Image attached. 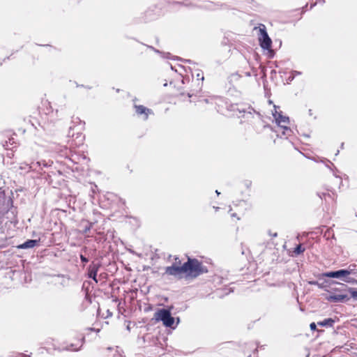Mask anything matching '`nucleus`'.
Listing matches in <instances>:
<instances>
[{
	"label": "nucleus",
	"mask_w": 357,
	"mask_h": 357,
	"mask_svg": "<svg viewBox=\"0 0 357 357\" xmlns=\"http://www.w3.org/2000/svg\"><path fill=\"white\" fill-rule=\"evenodd\" d=\"M326 299L328 301L337 303V302H344L345 301H347L349 299V298L347 294H330L326 297Z\"/></svg>",
	"instance_id": "nucleus-7"
},
{
	"label": "nucleus",
	"mask_w": 357,
	"mask_h": 357,
	"mask_svg": "<svg viewBox=\"0 0 357 357\" xmlns=\"http://www.w3.org/2000/svg\"><path fill=\"white\" fill-rule=\"evenodd\" d=\"M335 323L334 319L331 318L326 319L322 321H319L317 324L321 326H332Z\"/></svg>",
	"instance_id": "nucleus-10"
},
{
	"label": "nucleus",
	"mask_w": 357,
	"mask_h": 357,
	"mask_svg": "<svg viewBox=\"0 0 357 357\" xmlns=\"http://www.w3.org/2000/svg\"><path fill=\"white\" fill-rule=\"evenodd\" d=\"M99 268L100 264L94 263L91 264L89 267V277L94 280L96 282H98V280L96 279V275Z\"/></svg>",
	"instance_id": "nucleus-8"
},
{
	"label": "nucleus",
	"mask_w": 357,
	"mask_h": 357,
	"mask_svg": "<svg viewBox=\"0 0 357 357\" xmlns=\"http://www.w3.org/2000/svg\"><path fill=\"white\" fill-rule=\"evenodd\" d=\"M18 248H22V245H19Z\"/></svg>",
	"instance_id": "nucleus-17"
},
{
	"label": "nucleus",
	"mask_w": 357,
	"mask_h": 357,
	"mask_svg": "<svg viewBox=\"0 0 357 357\" xmlns=\"http://www.w3.org/2000/svg\"><path fill=\"white\" fill-rule=\"evenodd\" d=\"M273 237H276V236H277V233H274V234H273Z\"/></svg>",
	"instance_id": "nucleus-16"
},
{
	"label": "nucleus",
	"mask_w": 357,
	"mask_h": 357,
	"mask_svg": "<svg viewBox=\"0 0 357 357\" xmlns=\"http://www.w3.org/2000/svg\"><path fill=\"white\" fill-rule=\"evenodd\" d=\"M273 116L275 120V122L278 124V126L283 129L282 135H289V133L291 132L289 128L288 127L289 124V117L286 116H283L282 112L277 111V107L274 105V111L273 112Z\"/></svg>",
	"instance_id": "nucleus-3"
},
{
	"label": "nucleus",
	"mask_w": 357,
	"mask_h": 357,
	"mask_svg": "<svg viewBox=\"0 0 357 357\" xmlns=\"http://www.w3.org/2000/svg\"><path fill=\"white\" fill-rule=\"evenodd\" d=\"M81 259H82V261H85V262L87 261V259L84 257H83L82 255L81 256Z\"/></svg>",
	"instance_id": "nucleus-15"
},
{
	"label": "nucleus",
	"mask_w": 357,
	"mask_h": 357,
	"mask_svg": "<svg viewBox=\"0 0 357 357\" xmlns=\"http://www.w3.org/2000/svg\"><path fill=\"white\" fill-rule=\"evenodd\" d=\"M260 36H259V40L261 43V47L264 49H269L271 45V40L268 37L266 30L264 28L260 29Z\"/></svg>",
	"instance_id": "nucleus-5"
},
{
	"label": "nucleus",
	"mask_w": 357,
	"mask_h": 357,
	"mask_svg": "<svg viewBox=\"0 0 357 357\" xmlns=\"http://www.w3.org/2000/svg\"><path fill=\"white\" fill-rule=\"evenodd\" d=\"M349 292L354 299L357 300V291L354 290V289L350 288Z\"/></svg>",
	"instance_id": "nucleus-13"
},
{
	"label": "nucleus",
	"mask_w": 357,
	"mask_h": 357,
	"mask_svg": "<svg viewBox=\"0 0 357 357\" xmlns=\"http://www.w3.org/2000/svg\"><path fill=\"white\" fill-rule=\"evenodd\" d=\"M155 321H162L165 327L174 328V318L172 317L170 310L159 309L153 315Z\"/></svg>",
	"instance_id": "nucleus-1"
},
{
	"label": "nucleus",
	"mask_w": 357,
	"mask_h": 357,
	"mask_svg": "<svg viewBox=\"0 0 357 357\" xmlns=\"http://www.w3.org/2000/svg\"><path fill=\"white\" fill-rule=\"evenodd\" d=\"M304 250H305V249H304V248H302V246H301V245H298V246L295 248V250H294V253H295L296 255H299V254H301V253L303 252H304Z\"/></svg>",
	"instance_id": "nucleus-12"
},
{
	"label": "nucleus",
	"mask_w": 357,
	"mask_h": 357,
	"mask_svg": "<svg viewBox=\"0 0 357 357\" xmlns=\"http://www.w3.org/2000/svg\"><path fill=\"white\" fill-rule=\"evenodd\" d=\"M38 244V241L37 240H29L24 243V248H31Z\"/></svg>",
	"instance_id": "nucleus-11"
},
{
	"label": "nucleus",
	"mask_w": 357,
	"mask_h": 357,
	"mask_svg": "<svg viewBox=\"0 0 357 357\" xmlns=\"http://www.w3.org/2000/svg\"><path fill=\"white\" fill-rule=\"evenodd\" d=\"M352 271H353V269H351V270L342 269V270H339L337 271H331V272H327V273H324V276L327 277V278H344L343 280L344 282H348L349 280H347L346 278H347V276H348L349 275L352 273Z\"/></svg>",
	"instance_id": "nucleus-4"
},
{
	"label": "nucleus",
	"mask_w": 357,
	"mask_h": 357,
	"mask_svg": "<svg viewBox=\"0 0 357 357\" xmlns=\"http://www.w3.org/2000/svg\"><path fill=\"white\" fill-rule=\"evenodd\" d=\"M165 273L170 275L181 277L184 273L183 264L181 266L173 265L165 269Z\"/></svg>",
	"instance_id": "nucleus-6"
},
{
	"label": "nucleus",
	"mask_w": 357,
	"mask_h": 357,
	"mask_svg": "<svg viewBox=\"0 0 357 357\" xmlns=\"http://www.w3.org/2000/svg\"><path fill=\"white\" fill-rule=\"evenodd\" d=\"M310 329L314 331L317 328L315 323H311L310 325Z\"/></svg>",
	"instance_id": "nucleus-14"
},
{
	"label": "nucleus",
	"mask_w": 357,
	"mask_h": 357,
	"mask_svg": "<svg viewBox=\"0 0 357 357\" xmlns=\"http://www.w3.org/2000/svg\"><path fill=\"white\" fill-rule=\"evenodd\" d=\"M136 112L139 114H144L146 115L145 119L148 116V113L150 110L142 105L135 106Z\"/></svg>",
	"instance_id": "nucleus-9"
},
{
	"label": "nucleus",
	"mask_w": 357,
	"mask_h": 357,
	"mask_svg": "<svg viewBox=\"0 0 357 357\" xmlns=\"http://www.w3.org/2000/svg\"><path fill=\"white\" fill-rule=\"evenodd\" d=\"M184 273L189 276L196 277L202 273L201 264L197 259H188V261L183 264Z\"/></svg>",
	"instance_id": "nucleus-2"
}]
</instances>
